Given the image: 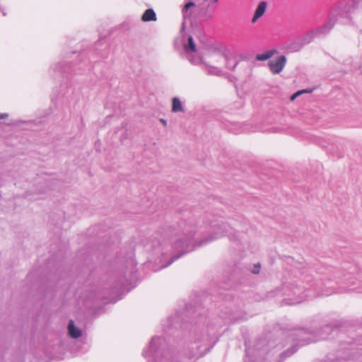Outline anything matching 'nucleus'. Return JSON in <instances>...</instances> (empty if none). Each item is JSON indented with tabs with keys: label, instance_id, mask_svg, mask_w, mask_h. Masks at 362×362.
<instances>
[{
	"label": "nucleus",
	"instance_id": "f257e3e1",
	"mask_svg": "<svg viewBox=\"0 0 362 362\" xmlns=\"http://www.w3.org/2000/svg\"><path fill=\"white\" fill-rule=\"evenodd\" d=\"M285 63H286V57L284 56H281V57H278L277 59H276L275 60H271L269 62V66L271 71L273 74H279V72H281L283 70V69L285 66Z\"/></svg>",
	"mask_w": 362,
	"mask_h": 362
},
{
	"label": "nucleus",
	"instance_id": "f03ea898",
	"mask_svg": "<svg viewBox=\"0 0 362 362\" xmlns=\"http://www.w3.org/2000/svg\"><path fill=\"white\" fill-rule=\"evenodd\" d=\"M267 7V4L266 1L260 2L254 13V16L251 20L252 23H255L259 18H260L264 14Z\"/></svg>",
	"mask_w": 362,
	"mask_h": 362
},
{
	"label": "nucleus",
	"instance_id": "7ed1b4c3",
	"mask_svg": "<svg viewBox=\"0 0 362 362\" xmlns=\"http://www.w3.org/2000/svg\"><path fill=\"white\" fill-rule=\"evenodd\" d=\"M141 20L144 22L156 21V15L154 11L151 8L146 10L141 16Z\"/></svg>",
	"mask_w": 362,
	"mask_h": 362
},
{
	"label": "nucleus",
	"instance_id": "20e7f679",
	"mask_svg": "<svg viewBox=\"0 0 362 362\" xmlns=\"http://www.w3.org/2000/svg\"><path fill=\"white\" fill-rule=\"evenodd\" d=\"M68 329H69V333L70 336L73 338L76 339L81 335V332L80 329L75 327L73 320L69 321Z\"/></svg>",
	"mask_w": 362,
	"mask_h": 362
},
{
	"label": "nucleus",
	"instance_id": "39448f33",
	"mask_svg": "<svg viewBox=\"0 0 362 362\" xmlns=\"http://www.w3.org/2000/svg\"><path fill=\"white\" fill-rule=\"evenodd\" d=\"M172 111L173 112H182L183 108L181 101L177 98H174L172 102Z\"/></svg>",
	"mask_w": 362,
	"mask_h": 362
},
{
	"label": "nucleus",
	"instance_id": "423d86ee",
	"mask_svg": "<svg viewBox=\"0 0 362 362\" xmlns=\"http://www.w3.org/2000/svg\"><path fill=\"white\" fill-rule=\"evenodd\" d=\"M272 56V53L271 52H267L265 53L257 54L256 58L259 61H265L269 59Z\"/></svg>",
	"mask_w": 362,
	"mask_h": 362
},
{
	"label": "nucleus",
	"instance_id": "0eeeda50",
	"mask_svg": "<svg viewBox=\"0 0 362 362\" xmlns=\"http://www.w3.org/2000/svg\"><path fill=\"white\" fill-rule=\"evenodd\" d=\"M186 48L189 49L193 52H196V45L192 36H189L188 38V45Z\"/></svg>",
	"mask_w": 362,
	"mask_h": 362
},
{
	"label": "nucleus",
	"instance_id": "6e6552de",
	"mask_svg": "<svg viewBox=\"0 0 362 362\" xmlns=\"http://www.w3.org/2000/svg\"><path fill=\"white\" fill-rule=\"evenodd\" d=\"M194 6V4L193 2H189L187 4H185L184 8H183V16L185 17H187V11L189 8H192Z\"/></svg>",
	"mask_w": 362,
	"mask_h": 362
},
{
	"label": "nucleus",
	"instance_id": "1a4fd4ad",
	"mask_svg": "<svg viewBox=\"0 0 362 362\" xmlns=\"http://www.w3.org/2000/svg\"><path fill=\"white\" fill-rule=\"evenodd\" d=\"M310 91H308L306 90H299L296 93H295L291 97V100H294L298 96H299L300 94H302L303 93H309Z\"/></svg>",
	"mask_w": 362,
	"mask_h": 362
},
{
	"label": "nucleus",
	"instance_id": "9d476101",
	"mask_svg": "<svg viewBox=\"0 0 362 362\" xmlns=\"http://www.w3.org/2000/svg\"><path fill=\"white\" fill-rule=\"evenodd\" d=\"M259 267H260V265L259 264L255 265V269L252 271V272L255 274H258Z\"/></svg>",
	"mask_w": 362,
	"mask_h": 362
},
{
	"label": "nucleus",
	"instance_id": "9b49d317",
	"mask_svg": "<svg viewBox=\"0 0 362 362\" xmlns=\"http://www.w3.org/2000/svg\"><path fill=\"white\" fill-rule=\"evenodd\" d=\"M162 123H163L165 125H166V122L165 120H161Z\"/></svg>",
	"mask_w": 362,
	"mask_h": 362
},
{
	"label": "nucleus",
	"instance_id": "f8f14e48",
	"mask_svg": "<svg viewBox=\"0 0 362 362\" xmlns=\"http://www.w3.org/2000/svg\"><path fill=\"white\" fill-rule=\"evenodd\" d=\"M4 116L0 115V119H2V118H4Z\"/></svg>",
	"mask_w": 362,
	"mask_h": 362
},
{
	"label": "nucleus",
	"instance_id": "ddd939ff",
	"mask_svg": "<svg viewBox=\"0 0 362 362\" xmlns=\"http://www.w3.org/2000/svg\"><path fill=\"white\" fill-rule=\"evenodd\" d=\"M218 0H214V2H216Z\"/></svg>",
	"mask_w": 362,
	"mask_h": 362
}]
</instances>
